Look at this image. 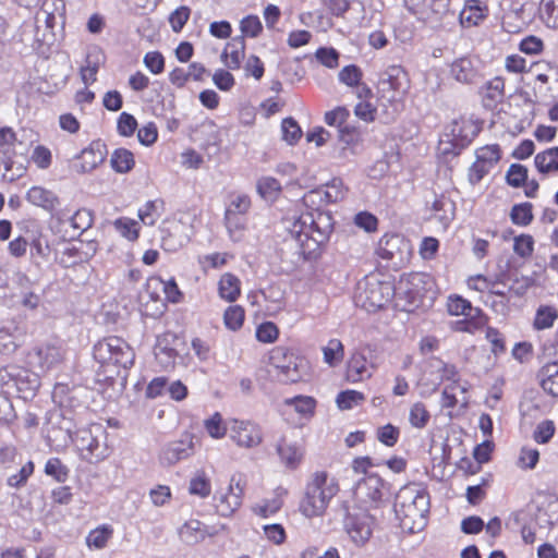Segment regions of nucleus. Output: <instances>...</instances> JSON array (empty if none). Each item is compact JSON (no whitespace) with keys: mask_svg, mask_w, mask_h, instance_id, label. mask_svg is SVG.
Returning <instances> with one entry per match:
<instances>
[{"mask_svg":"<svg viewBox=\"0 0 558 558\" xmlns=\"http://www.w3.org/2000/svg\"><path fill=\"white\" fill-rule=\"evenodd\" d=\"M303 202L306 206L312 207L313 210L293 218L288 226V230L302 246L310 240L315 245H320L328 240L333 230L331 215L320 210L322 206L328 205L323 196L322 187L305 193Z\"/></svg>","mask_w":558,"mask_h":558,"instance_id":"1","label":"nucleus"},{"mask_svg":"<svg viewBox=\"0 0 558 558\" xmlns=\"http://www.w3.org/2000/svg\"><path fill=\"white\" fill-rule=\"evenodd\" d=\"M430 500L422 484L411 483L399 489L395 501V512L400 526L409 533L422 531L427 524Z\"/></svg>","mask_w":558,"mask_h":558,"instance_id":"2","label":"nucleus"},{"mask_svg":"<svg viewBox=\"0 0 558 558\" xmlns=\"http://www.w3.org/2000/svg\"><path fill=\"white\" fill-rule=\"evenodd\" d=\"M339 490L336 477L325 471H316L305 486L299 505L300 512L307 519L323 517Z\"/></svg>","mask_w":558,"mask_h":558,"instance_id":"3","label":"nucleus"},{"mask_svg":"<svg viewBox=\"0 0 558 558\" xmlns=\"http://www.w3.org/2000/svg\"><path fill=\"white\" fill-rule=\"evenodd\" d=\"M65 434L66 438L82 452L83 458L89 462L102 461L110 454L107 445V433L100 424H92L86 428H80L74 434L66 427Z\"/></svg>","mask_w":558,"mask_h":558,"instance_id":"4","label":"nucleus"},{"mask_svg":"<svg viewBox=\"0 0 558 558\" xmlns=\"http://www.w3.org/2000/svg\"><path fill=\"white\" fill-rule=\"evenodd\" d=\"M96 362L102 367L130 368L135 353L129 343L120 337L111 336L99 340L93 349Z\"/></svg>","mask_w":558,"mask_h":558,"instance_id":"5","label":"nucleus"},{"mask_svg":"<svg viewBox=\"0 0 558 558\" xmlns=\"http://www.w3.org/2000/svg\"><path fill=\"white\" fill-rule=\"evenodd\" d=\"M393 295L390 282L380 281L376 276H366L356 287L355 303L367 312L385 306Z\"/></svg>","mask_w":558,"mask_h":558,"instance_id":"6","label":"nucleus"},{"mask_svg":"<svg viewBox=\"0 0 558 558\" xmlns=\"http://www.w3.org/2000/svg\"><path fill=\"white\" fill-rule=\"evenodd\" d=\"M389 487L377 474H367L360 480L353 490L354 505L357 510L378 509L387 499Z\"/></svg>","mask_w":558,"mask_h":558,"instance_id":"7","label":"nucleus"},{"mask_svg":"<svg viewBox=\"0 0 558 558\" xmlns=\"http://www.w3.org/2000/svg\"><path fill=\"white\" fill-rule=\"evenodd\" d=\"M375 522L367 511H349L343 520V530L350 542L362 548L371 541Z\"/></svg>","mask_w":558,"mask_h":558,"instance_id":"8","label":"nucleus"},{"mask_svg":"<svg viewBox=\"0 0 558 558\" xmlns=\"http://www.w3.org/2000/svg\"><path fill=\"white\" fill-rule=\"evenodd\" d=\"M230 439L240 448H255L263 441V432L258 424L250 420H229Z\"/></svg>","mask_w":558,"mask_h":558,"instance_id":"9","label":"nucleus"},{"mask_svg":"<svg viewBox=\"0 0 558 558\" xmlns=\"http://www.w3.org/2000/svg\"><path fill=\"white\" fill-rule=\"evenodd\" d=\"M407 88V74L399 65L389 66L383 74L378 84V93L388 102L400 100L405 94Z\"/></svg>","mask_w":558,"mask_h":558,"instance_id":"10","label":"nucleus"},{"mask_svg":"<svg viewBox=\"0 0 558 558\" xmlns=\"http://www.w3.org/2000/svg\"><path fill=\"white\" fill-rule=\"evenodd\" d=\"M243 486L240 481L231 477L226 488H219L214 495V506L221 517L232 515L242 505Z\"/></svg>","mask_w":558,"mask_h":558,"instance_id":"11","label":"nucleus"},{"mask_svg":"<svg viewBox=\"0 0 558 558\" xmlns=\"http://www.w3.org/2000/svg\"><path fill=\"white\" fill-rule=\"evenodd\" d=\"M376 368L367 348L355 350L347 363L345 378L352 384L364 381L373 376Z\"/></svg>","mask_w":558,"mask_h":558,"instance_id":"12","label":"nucleus"},{"mask_svg":"<svg viewBox=\"0 0 558 558\" xmlns=\"http://www.w3.org/2000/svg\"><path fill=\"white\" fill-rule=\"evenodd\" d=\"M408 10L426 23L439 22L448 12L450 0H404Z\"/></svg>","mask_w":558,"mask_h":558,"instance_id":"13","label":"nucleus"},{"mask_svg":"<svg viewBox=\"0 0 558 558\" xmlns=\"http://www.w3.org/2000/svg\"><path fill=\"white\" fill-rule=\"evenodd\" d=\"M276 451L280 459V463L289 469H298L305 456V446L302 440L281 436L276 444Z\"/></svg>","mask_w":558,"mask_h":558,"instance_id":"14","label":"nucleus"},{"mask_svg":"<svg viewBox=\"0 0 558 558\" xmlns=\"http://www.w3.org/2000/svg\"><path fill=\"white\" fill-rule=\"evenodd\" d=\"M194 453V436L183 434L179 439L167 444L159 456L161 463L173 465L181 460L190 458Z\"/></svg>","mask_w":558,"mask_h":558,"instance_id":"15","label":"nucleus"},{"mask_svg":"<svg viewBox=\"0 0 558 558\" xmlns=\"http://www.w3.org/2000/svg\"><path fill=\"white\" fill-rule=\"evenodd\" d=\"M481 124L472 118H460L453 120L446 126V136L456 141L460 147H466L480 133Z\"/></svg>","mask_w":558,"mask_h":558,"instance_id":"16","label":"nucleus"},{"mask_svg":"<svg viewBox=\"0 0 558 558\" xmlns=\"http://www.w3.org/2000/svg\"><path fill=\"white\" fill-rule=\"evenodd\" d=\"M145 287L153 301L160 300L161 292L165 294V299L171 303H178L182 298V293L173 278L163 280L161 277L153 276L147 279Z\"/></svg>","mask_w":558,"mask_h":558,"instance_id":"17","label":"nucleus"},{"mask_svg":"<svg viewBox=\"0 0 558 558\" xmlns=\"http://www.w3.org/2000/svg\"><path fill=\"white\" fill-rule=\"evenodd\" d=\"M308 375V363L305 359L298 355L290 356L288 363L278 365V372L275 376L282 384H295L303 380Z\"/></svg>","mask_w":558,"mask_h":558,"instance_id":"18","label":"nucleus"},{"mask_svg":"<svg viewBox=\"0 0 558 558\" xmlns=\"http://www.w3.org/2000/svg\"><path fill=\"white\" fill-rule=\"evenodd\" d=\"M26 201L50 214L52 217L61 206L59 196L51 190L40 185H34L26 192Z\"/></svg>","mask_w":558,"mask_h":558,"instance_id":"19","label":"nucleus"},{"mask_svg":"<svg viewBox=\"0 0 558 558\" xmlns=\"http://www.w3.org/2000/svg\"><path fill=\"white\" fill-rule=\"evenodd\" d=\"M287 495L288 490L282 486H278L269 497L255 502L251 510L255 515L264 519L272 517L282 508Z\"/></svg>","mask_w":558,"mask_h":558,"instance_id":"20","label":"nucleus"},{"mask_svg":"<svg viewBox=\"0 0 558 558\" xmlns=\"http://www.w3.org/2000/svg\"><path fill=\"white\" fill-rule=\"evenodd\" d=\"M244 58L245 40L240 36L231 38L220 54V61L228 70H239Z\"/></svg>","mask_w":558,"mask_h":558,"instance_id":"21","label":"nucleus"},{"mask_svg":"<svg viewBox=\"0 0 558 558\" xmlns=\"http://www.w3.org/2000/svg\"><path fill=\"white\" fill-rule=\"evenodd\" d=\"M107 156V148L100 141L92 142L78 155L81 160L80 170L82 172H89L104 162Z\"/></svg>","mask_w":558,"mask_h":558,"instance_id":"22","label":"nucleus"},{"mask_svg":"<svg viewBox=\"0 0 558 558\" xmlns=\"http://www.w3.org/2000/svg\"><path fill=\"white\" fill-rule=\"evenodd\" d=\"M209 527L197 519L187 520L179 529L180 539L187 545H195L210 536Z\"/></svg>","mask_w":558,"mask_h":558,"instance_id":"23","label":"nucleus"},{"mask_svg":"<svg viewBox=\"0 0 558 558\" xmlns=\"http://www.w3.org/2000/svg\"><path fill=\"white\" fill-rule=\"evenodd\" d=\"M160 232L161 246L167 252H177L190 242L186 239V234H183L181 230H179V228L170 220L163 222Z\"/></svg>","mask_w":558,"mask_h":558,"instance_id":"24","label":"nucleus"},{"mask_svg":"<svg viewBox=\"0 0 558 558\" xmlns=\"http://www.w3.org/2000/svg\"><path fill=\"white\" fill-rule=\"evenodd\" d=\"M217 290L221 300L233 303L241 295V280L232 272H225L218 280Z\"/></svg>","mask_w":558,"mask_h":558,"instance_id":"25","label":"nucleus"},{"mask_svg":"<svg viewBox=\"0 0 558 558\" xmlns=\"http://www.w3.org/2000/svg\"><path fill=\"white\" fill-rule=\"evenodd\" d=\"M487 15V7L480 0H468L460 12V22L464 27L478 25Z\"/></svg>","mask_w":558,"mask_h":558,"instance_id":"26","label":"nucleus"},{"mask_svg":"<svg viewBox=\"0 0 558 558\" xmlns=\"http://www.w3.org/2000/svg\"><path fill=\"white\" fill-rule=\"evenodd\" d=\"M283 404L291 408L301 418L311 420L315 415L317 401L311 396L299 395L284 399Z\"/></svg>","mask_w":558,"mask_h":558,"instance_id":"27","label":"nucleus"},{"mask_svg":"<svg viewBox=\"0 0 558 558\" xmlns=\"http://www.w3.org/2000/svg\"><path fill=\"white\" fill-rule=\"evenodd\" d=\"M104 61V54L97 47L89 49L86 56L85 64L81 68V77L83 83L88 86L96 81V75L100 64Z\"/></svg>","mask_w":558,"mask_h":558,"instance_id":"28","label":"nucleus"},{"mask_svg":"<svg viewBox=\"0 0 558 558\" xmlns=\"http://www.w3.org/2000/svg\"><path fill=\"white\" fill-rule=\"evenodd\" d=\"M450 75L459 83L471 84L477 75V70L471 59L459 58L452 62Z\"/></svg>","mask_w":558,"mask_h":558,"instance_id":"29","label":"nucleus"},{"mask_svg":"<svg viewBox=\"0 0 558 558\" xmlns=\"http://www.w3.org/2000/svg\"><path fill=\"white\" fill-rule=\"evenodd\" d=\"M113 536V527L110 524H100L90 530L86 535L85 543L89 549L100 550L107 547Z\"/></svg>","mask_w":558,"mask_h":558,"instance_id":"30","label":"nucleus"},{"mask_svg":"<svg viewBox=\"0 0 558 558\" xmlns=\"http://www.w3.org/2000/svg\"><path fill=\"white\" fill-rule=\"evenodd\" d=\"M538 378L544 391L558 397V362L544 365L538 373Z\"/></svg>","mask_w":558,"mask_h":558,"instance_id":"31","label":"nucleus"},{"mask_svg":"<svg viewBox=\"0 0 558 558\" xmlns=\"http://www.w3.org/2000/svg\"><path fill=\"white\" fill-rule=\"evenodd\" d=\"M38 366L41 371H49L62 361L61 349L56 345H43L36 352Z\"/></svg>","mask_w":558,"mask_h":558,"instance_id":"32","label":"nucleus"},{"mask_svg":"<svg viewBox=\"0 0 558 558\" xmlns=\"http://www.w3.org/2000/svg\"><path fill=\"white\" fill-rule=\"evenodd\" d=\"M534 165L542 174L558 172V147H551L538 153L534 158Z\"/></svg>","mask_w":558,"mask_h":558,"instance_id":"33","label":"nucleus"},{"mask_svg":"<svg viewBox=\"0 0 558 558\" xmlns=\"http://www.w3.org/2000/svg\"><path fill=\"white\" fill-rule=\"evenodd\" d=\"M163 213V201H147L137 210L140 220L146 226H154Z\"/></svg>","mask_w":558,"mask_h":558,"instance_id":"34","label":"nucleus"},{"mask_svg":"<svg viewBox=\"0 0 558 558\" xmlns=\"http://www.w3.org/2000/svg\"><path fill=\"white\" fill-rule=\"evenodd\" d=\"M465 319L454 323L453 329L460 332L474 333L487 323V317L481 308H475L473 315L464 316Z\"/></svg>","mask_w":558,"mask_h":558,"instance_id":"35","label":"nucleus"},{"mask_svg":"<svg viewBox=\"0 0 558 558\" xmlns=\"http://www.w3.org/2000/svg\"><path fill=\"white\" fill-rule=\"evenodd\" d=\"M189 493L202 499L207 498L211 493V483L204 470H198L191 477Z\"/></svg>","mask_w":558,"mask_h":558,"instance_id":"36","label":"nucleus"},{"mask_svg":"<svg viewBox=\"0 0 558 558\" xmlns=\"http://www.w3.org/2000/svg\"><path fill=\"white\" fill-rule=\"evenodd\" d=\"M505 82L501 77H494L482 88L485 106L490 107L504 98Z\"/></svg>","mask_w":558,"mask_h":558,"instance_id":"37","label":"nucleus"},{"mask_svg":"<svg viewBox=\"0 0 558 558\" xmlns=\"http://www.w3.org/2000/svg\"><path fill=\"white\" fill-rule=\"evenodd\" d=\"M447 312L451 316H469L473 315L476 307L472 303L459 294H450L446 302Z\"/></svg>","mask_w":558,"mask_h":558,"instance_id":"38","label":"nucleus"},{"mask_svg":"<svg viewBox=\"0 0 558 558\" xmlns=\"http://www.w3.org/2000/svg\"><path fill=\"white\" fill-rule=\"evenodd\" d=\"M110 163L116 172L128 173L133 169L135 160L129 149L118 148L112 153Z\"/></svg>","mask_w":558,"mask_h":558,"instance_id":"39","label":"nucleus"},{"mask_svg":"<svg viewBox=\"0 0 558 558\" xmlns=\"http://www.w3.org/2000/svg\"><path fill=\"white\" fill-rule=\"evenodd\" d=\"M52 400L60 408H74L77 401L76 391L66 384H57L52 390Z\"/></svg>","mask_w":558,"mask_h":558,"instance_id":"40","label":"nucleus"},{"mask_svg":"<svg viewBox=\"0 0 558 558\" xmlns=\"http://www.w3.org/2000/svg\"><path fill=\"white\" fill-rule=\"evenodd\" d=\"M114 230L124 239L134 242L140 236V225L129 217H120L113 221Z\"/></svg>","mask_w":558,"mask_h":558,"instance_id":"41","label":"nucleus"},{"mask_svg":"<svg viewBox=\"0 0 558 558\" xmlns=\"http://www.w3.org/2000/svg\"><path fill=\"white\" fill-rule=\"evenodd\" d=\"M324 362L330 367L339 365L344 356V347L339 339H330L323 348Z\"/></svg>","mask_w":558,"mask_h":558,"instance_id":"42","label":"nucleus"},{"mask_svg":"<svg viewBox=\"0 0 558 558\" xmlns=\"http://www.w3.org/2000/svg\"><path fill=\"white\" fill-rule=\"evenodd\" d=\"M537 520L547 526H553L558 522V500L556 498L549 497L538 507Z\"/></svg>","mask_w":558,"mask_h":558,"instance_id":"43","label":"nucleus"},{"mask_svg":"<svg viewBox=\"0 0 558 558\" xmlns=\"http://www.w3.org/2000/svg\"><path fill=\"white\" fill-rule=\"evenodd\" d=\"M204 428L213 439H221L229 433V421L223 422L221 414L216 412L204 421Z\"/></svg>","mask_w":558,"mask_h":558,"instance_id":"44","label":"nucleus"},{"mask_svg":"<svg viewBox=\"0 0 558 558\" xmlns=\"http://www.w3.org/2000/svg\"><path fill=\"white\" fill-rule=\"evenodd\" d=\"M251 199L246 194H236L232 197L230 205L226 211L227 227L231 232L232 216L243 215L248 211Z\"/></svg>","mask_w":558,"mask_h":558,"instance_id":"45","label":"nucleus"},{"mask_svg":"<svg viewBox=\"0 0 558 558\" xmlns=\"http://www.w3.org/2000/svg\"><path fill=\"white\" fill-rule=\"evenodd\" d=\"M93 214L86 208H80L73 211L72 232L70 238H75L88 230L93 226Z\"/></svg>","mask_w":558,"mask_h":558,"instance_id":"46","label":"nucleus"},{"mask_svg":"<svg viewBox=\"0 0 558 558\" xmlns=\"http://www.w3.org/2000/svg\"><path fill=\"white\" fill-rule=\"evenodd\" d=\"M168 337L173 338L172 335H165L163 338H158L155 347V356L165 368L172 367L177 357L175 350L163 344V342L168 340Z\"/></svg>","mask_w":558,"mask_h":558,"instance_id":"47","label":"nucleus"},{"mask_svg":"<svg viewBox=\"0 0 558 558\" xmlns=\"http://www.w3.org/2000/svg\"><path fill=\"white\" fill-rule=\"evenodd\" d=\"M558 318V311L554 306L542 305L537 308L534 318V328L543 330L550 328Z\"/></svg>","mask_w":558,"mask_h":558,"instance_id":"48","label":"nucleus"},{"mask_svg":"<svg viewBox=\"0 0 558 558\" xmlns=\"http://www.w3.org/2000/svg\"><path fill=\"white\" fill-rule=\"evenodd\" d=\"M364 393L348 389L339 392L336 397V404L341 411L351 410L364 402Z\"/></svg>","mask_w":558,"mask_h":558,"instance_id":"49","label":"nucleus"},{"mask_svg":"<svg viewBox=\"0 0 558 558\" xmlns=\"http://www.w3.org/2000/svg\"><path fill=\"white\" fill-rule=\"evenodd\" d=\"M257 192L264 199L272 201L280 194L281 184L272 177H263L257 181Z\"/></svg>","mask_w":558,"mask_h":558,"instance_id":"50","label":"nucleus"},{"mask_svg":"<svg viewBox=\"0 0 558 558\" xmlns=\"http://www.w3.org/2000/svg\"><path fill=\"white\" fill-rule=\"evenodd\" d=\"M232 256L228 253H211L198 257V264L204 272L210 269H220L230 260Z\"/></svg>","mask_w":558,"mask_h":558,"instance_id":"51","label":"nucleus"},{"mask_svg":"<svg viewBox=\"0 0 558 558\" xmlns=\"http://www.w3.org/2000/svg\"><path fill=\"white\" fill-rule=\"evenodd\" d=\"M539 16L546 26L550 28H557L558 0H542L539 5Z\"/></svg>","mask_w":558,"mask_h":558,"instance_id":"52","label":"nucleus"},{"mask_svg":"<svg viewBox=\"0 0 558 558\" xmlns=\"http://www.w3.org/2000/svg\"><path fill=\"white\" fill-rule=\"evenodd\" d=\"M179 230L183 234H186V239L191 241L192 236L195 234L198 219L193 213H182L179 217L171 219Z\"/></svg>","mask_w":558,"mask_h":558,"instance_id":"53","label":"nucleus"},{"mask_svg":"<svg viewBox=\"0 0 558 558\" xmlns=\"http://www.w3.org/2000/svg\"><path fill=\"white\" fill-rule=\"evenodd\" d=\"M245 312L240 305H230L223 314L225 326L232 330H239L244 323Z\"/></svg>","mask_w":558,"mask_h":558,"instance_id":"54","label":"nucleus"},{"mask_svg":"<svg viewBox=\"0 0 558 558\" xmlns=\"http://www.w3.org/2000/svg\"><path fill=\"white\" fill-rule=\"evenodd\" d=\"M532 204L522 203L514 205L510 213L511 221L518 226H527L533 220Z\"/></svg>","mask_w":558,"mask_h":558,"instance_id":"55","label":"nucleus"},{"mask_svg":"<svg viewBox=\"0 0 558 558\" xmlns=\"http://www.w3.org/2000/svg\"><path fill=\"white\" fill-rule=\"evenodd\" d=\"M429 412L422 402L414 403L409 413L410 424L418 429L424 428L429 422Z\"/></svg>","mask_w":558,"mask_h":558,"instance_id":"56","label":"nucleus"},{"mask_svg":"<svg viewBox=\"0 0 558 558\" xmlns=\"http://www.w3.org/2000/svg\"><path fill=\"white\" fill-rule=\"evenodd\" d=\"M500 159V148L498 145H486L476 150V160L489 167L490 169Z\"/></svg>","mask_w":558,"mask_h":558,"instance_id":"57","label":"nucleus"},{"mask_svg":"<svg viewBox=\"0 0 558 558\" xmlns=\"http://www.w3.org/2000/svg\"><path fill=\"white\" fill-rule=\"evenodd\" d=\"M241 37L256 38L263 31V24L257 15H247L240 22Z\"/></svg>","mask_w":558,"mask_h":558,"instance_id":"58","label":"nucleus"},{"mask_svg":"<svg viewBox=\"0 0 558 558\" xmlns=\"http://www.w3.org/2000/svg\"><path fill=\"white\" fill-rule=\"evenodd\" d=\"M230 71L227 68H220L213 74V83L221 92H229L235 85V78Z\"/></svg>","mask_w":558,"mask_h":558,"instance_id":"59","label":"nucleus"},{"mask_svg":"<svg viewBox=\"0 0 558 558\" xmlns=\"http://www.w3.org/2000/svg\"><path fill=\"white\" fill-rule=\"evenodd\" d=\"M325 202L328 204L337 203L344 197L345 191L340 180H332L330 183L322 187Z\"/></svg>","mask_w":558,"mask_h":558,"instance_id":"60","label":"nucleus"},{"mask_svg":"<svg viewBox=\"0 0 558 558\" xmlns=\"http://www.w3.org/2000/svg\"><path fill=\"white\" fill-rule=\"evenodd\" d=\"M51 220L56 223L59 232L70 233L72 230L73 213L68 207H59Z\"/></svg>","mask_w":558,"mask_h":558,"instance_id":"61","label":"nucleus"},{"mask_svg":"<svg viewBox=\"0 0 558 558\" xmlns=\"http://www.w3.org/2000/svg\"><path fill=\"white\" fill-rule=\"evenodd\" d=\"M340 83L354 87L357 86L362 80V71L354 64L345 65L338 74Z\"/></svg>","mask_w":558,"mask_h":558,"instance_id":"62","label":"nucleus"},{"mask_svg":"<svg viewBox=\"0 0 558 558\" xmlns=\"http://www.w3.org/2000/svg\"><path fill=\"white\" fill-rule=\"evenodd\" d=\"M350 117V111L345 107H336L335 109L325 113V122L329 126H336L342 132V125Z\"/></svg>","mask_w":558,"mask_h":558,"instance_id":"63","label":"nucleus"},{"mask_svg":"<svg viewBox=\"0 0 558 558\" xmlns=\"http://www.w3.org/2000/svg\"><path fill=\"white\" fill-rule=\"evenodd\" d=\"M31 161L34 162L38 169H48L52 162L50 149L46 146L37 145L32 151Z\"/></svg>","mask_w":558,"mask_h":558,"instance_id":"64","label":"nucleus"}]
</instances>
